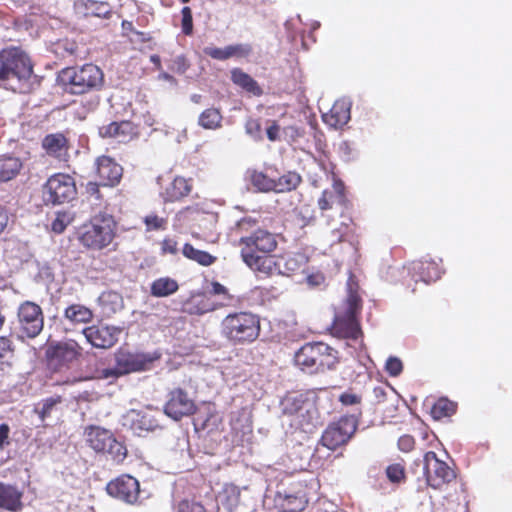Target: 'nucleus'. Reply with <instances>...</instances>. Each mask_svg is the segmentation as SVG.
I'll use <instances>...</instances> for the list:
<instances>
[{
    "label": "nucleus",
    "mask_w": 512,
    "mask_h": 512,
    "mask_svg": "<svg viewBox=\"0 0 512 512\" xmlns=\"http://www.w3.org/2000/svg\"><path fill=\"white\" fill-rule=\"evenodd\" d=\"M306 403H311L303 395H288L282 402V410L285 415L295 418L306 408Z\"/></svg>",
    "instance_id": "2f4dec72"
},
{
    "label": "nucleus",
    "mask_w": 512,
    "mask_h": 512,
    "mask_svg": "<svg viewBox=\"0 0 512 512\" xmlns=\"http://www.w3.org/2000/svg\"><path fill=\"white\" fill-rule=\"evenodd\" d=\"M385 369L390 376L396 377L402 372L403 365L399 358L391 356L386 361Z\"/></svg>",
    "instance_id": "de8ad7c7"
},
{
    "label": "nucleus",
    "mask_w": 512,
    "mask_h": 512,
    "mask_svg": "<svg viewBox=\"0 0 512 512\" xmlns=\"http://www.w3.org/2000/svg\"><path fill=\"white\" fill-rule=\"evenodd\" d=\"M96 170L99 177V183H89V190L97 192L98 185L114 186L119 183L123 169L112 158L101 156L96 160Z\"/></svg>",
    "instance_id": "2eb2a0df"
},
{
    "label": "nucleus",
    "mask_w": 512,
    "mask_h": 512,
    "mask_svg": "<svg viewBox=\"0 0 512 512\" xmlns=\"http://www.w3.org/2000/svg\"><path fill=\"white\" fill-rule=\"evenodd\" d=\"M60 397H50L45 399L42 403L35 407V413L38 414L40 420L44 422L56 410L57 405L60 404Z\"/></svg>",
    "instance_id": "58836bf2"
},
{
    "label": "nucleus",
    "mask_w": 512,
    "mask_h": 512,
    "mask_svg": "<svg viewBox=\"0 0 512 512\" xmlns=\"http://www.w3.org/2000/svg\"><path fill=\"white\" fill-rule=\"evenodd\" d=\"M136 416L138 417L136 419L138 423V429L144 431H153L156 427H158V423L150 415H140V413H137Z\"/></svg>",
    "instance_id": "a18cd8bd"
},
{
    "label": "nucleus",
    "mask_w": 512,
    "mask_h": 512,
    "mask_svg": "<svg viewBox=\"0 0 512 512\" xmlns=\"http://www.w3.org/2000/svg\"><path fill=\"white\" fill-rule=\"evenodd\" d=\"M325 282V277L322 273H312L307 276V283L311 287H320Z\"/></svg>",
    "instance_id": "4d7b16f0"
},
{
    "label": "nucleus",
    "mask_w": 512,
    "mask_h": 512,
    "mask_svg": "<svg viewBox=\"0 0 512 512\" xmlns=\"http://www.w3.org/2000/svg\"><path fill=\"white\" fill-rule=\"evenodd\" d=\"M164 411L167 416L174 420H179L184 416L193 414L195 411V404L184 390L177 388L171 391Z\"/></svg>",
    "instance_id": "a211bd4d"
},
{
    "label": "nucleus",
    "mask_w": 512,
    "mask_h": 512,
    "mask_svg": "<svg viewBox=\"0 0 512 512\" xmlns=\"http://www.w3.org/2000/svg\"><path fill=\"white\" fill-rule=\"evenodd\" d=\"M357 429V420L353 416H345L331 423L323 432L321 442L330 450L345 444Z\"/></svg>",
    "instance_id": "1a4fd4ad"
},
{
    "label": "nucleus",
    "mask_w": 512,
    "mask_h": 512,
    "mask_svg": "<svg viewBox=\"0 0 512 512\" xmlns=\"http://www.w3.org/2000/svg\"><path fill=\"white\" fill-rule=\"evenodd\" d=\"M101 223L117 224V220L114 219V216L112 215V213L110 211V208L105 207L103 210L99 209L92 216L91 224H101Z\"/></svg>",
    "instance_id": "c03bdc74"
},
{
    "label": "nucleus",
    "mask_w": 512,
    "mask_h": 512,
    "mask_svg": "<svg viewBox=\"0 0 512 512\" xmlns=\"http://www.w3.org/2000/svg\"><path fill=\"white\" fill-rule=\"evenodd\" d=\"M245 130L248 135L252 138L259 140L261 139V126L257 120L249 119L246 122Z\"/></svg>",
    "instance_id": "8fccbe9b"
},
{
    "label": "nucleus",
    "mask_w": 512,
    "mask_h": 512,
    "mask_svg": "<svg viewBox=\"0 0 512 512\" xmlns=\"http://www.w3.org/2000/svg\"><path fill=\"white\" fill-rule=\"evenodd\" d=\"M241 257L245 264L254 271L261 272L266 275L274 273H283L282 260L274 256H261L254 252V249L243 247L241 249Z\"/></svg>",
    "instance_id": "dca6fc26"
},
{
    "label": "nucleus",
    "mask_w": 512,
    "mask_h": 512,
    "mask_svg": "<svg viewBox=\"0 0 512 512\" xmlns=\"http://www.w3.org/2000/svg\"><path fill=\"white\" fill-rule=\"evenodd\" d=\"M162 252L163 253H170V254H176L177 252V242L173 239L167 238L164 239L162 242Z\"/></svg>",
    "instance_id": "bf43d9fd"
},
{
    "label": "nucleus",
    "mask_w": 512,
    "mask_h": 512,
    "mask_svg": "<svg viewBox=\"0 0 512 512\" xmlns=\"http://www.w3.org/2000/svg\"><path fill=\"white\" fill-rule=\"evenodd\" d=\"M234 57H246L252 52L250 44L240 43L233 45Z\"/></svg>",
    "instance_id": "5fc2aeb1"
},
{
    "label": "nucleus",
    "mask_w": 512,
    "mask_h": 512,
    "mask_svg": "<svg viewBox=\"0 0 512 512\" xmlns=\"http://www.w3.org/2000/svg\"><path fill=\"white\" fill-rule=\"evenodd\" d=\"M64 317L72 324L88 323L93 318V312L84 305L72 304L65 309Z\"/></svg>",
    "instance_id": "c85d7f7f"
},
{
    "label": "nucleus",
    "mask_w": 512,
    "mask_h": 512,
    "mask_svg": "<svg viewBox=\"0 0 512 512\" xmlns=\"http://www.w3.org/2000/svg\"><path fill=\"white\" fill-rule=\"evenodd\" d=\"M123 374L119 372L117 364L114 368H106L101 371V377L105 379L109 378H118L119 376H122Z\"/></svg>",
    "instance_id": "0e129e2a"
},
{
    "label": "nucleus",
    "mask_w": 512,
    "mask_h": 512,
    "mask_svg": "<svg viewBox=\"0 0 512 512\" xmlns=\"http://www.w3.org/2000/svg\"><path fill=\"white\" fill-rule=\"evenodd\" d=\"M178 288L176 280L170 277H161L152 282L150 292L154 297H168L174 294Z\"/></svg>",
    "instance_id": "c756f323"
},
{
    "label": "nucleus",
    "mask_w": 512,
    "mask_h": 512,
    "mask_svg": "<svg viewBox=\"0 0 512 512\" xmlns=\"http://www.w3.org/2000/svg\"><path fill=\"white\" fill-rule=\"evenodd\" d=\"M159 357L158 353H132L121 349L115 354V362L119 372L125 375L149 369Z\"/></svg>",
    "instance_id": "9b49d317"
},
{
    "label": "nucleus",
    "mask_w": 512,
    "mask_h": 512,
    "mask_svg": "<svg viewBox=\"0 0 512 512\" xmlns=\"http://www.w3.org/2000/svg\"><path fill=\"white\" fill-rule=\"evenodd\" d=\"M23 492L16 486L0 482V508L10 512L23 509Z\"/></svg>",
    "instance_id": "4be33fe9"
},
{
    "label": "nucleus",
    "mask_w": 512,
    "mask_h": 512,
    "mask_svg": "<svg viewBox=\"0 0 512 512\" xmlns=\"http://www.w3.org/2000/svg\"><path fill=\"white\" fill-rule=\"evenodd\" d=\"M175 220L180 222H214L217 221L216 215L205 213L198 207H187L176 214Z\"/></svg>",
    "instance_id": "cd10ccee"
},
{
    "label": "nucleus",
    "mask_w": 512,
    "mask_h": 512,
    "mask_svg": "<svg viewBox=\"0 0 512 512\" xmlns=\"http://www.w3.org/2000/svg\"><path fill=\"white\" fill-rule=\"evenodd\" d=\"M169 219L168 218H163L161 216H159L158 214H150V215H147L144 219V223L147 224V225H150V224H164L166 222H168Z\"/></svg>",
    "instance_id": "680f3d73"
},
{
    "label": "nucleus",
    "mask_w": 512,
    "mask_h": 512,
    "mask_svg": "<svg viewBox=\"0 0 512 512\" xmlns=\"http://www.w3.org/2000/svg\"><path fill=\"white\" fill-rule=\"evenodd\" d=\"M361 309V299L358 294L353 291L352 284L348 283V296L342 310L335 313L334 330L342 337L357 340L362 332L357 314Z\"/></svg>",
    "instance_id": "39448f33"
},
{
    "label": "nucleus",
    "mask_w": 512,
    "mask_h": 512,
    "mask_svg": "<svg viewBox=\"0 0 512 512\" xmlns=\"http://www.w3.org/2000/svg\"><path fill=\"white\" fill-rule=\"evenodd\" d=\"M398 447L401 451L409 452L414 447V438L410 435H403L398 440Z\"/></svg>",
    "instance_id": "864d4df0"
},
{
    "label": "nucleus",
    "mask_w": 512,
    "mask_h": 512,
    "mask_svg": "<svg viewBox=\"0 0 512 512\" xmlns=\"http://www.w3.org/2000/svg\"><path fill=\"white\" fill-rule=\"evenodd\" d=\"M455 409L456 406L453 402L446 398H441L433 405L431 415L434 419L439 420L452 415Z\"/></svg>",
    "instance_id": "4c0bfd02"
},
{
    "label": "nucleus",
    "mask_w": 512,
    "mask_h": 512,
    "mask_svg": "<svg viewBox=\"0 0 512 512\" xmlns=\"http://www.w3.org/2000/svg\"><path fill=\"white\" fill-rule=\"evenodd\" d=\"M9 221L14 223L15 219L13 218L12 215L10 216L8 214V212L5 208L0 206V224H8Z\"/></svg>",
    "instance_id": "338daca9"
},
{
    "label": "nucleus",
    "mask_w": 512,
    "mask_h": 512,
    "mask_svg": "<svg viewBox=\"0 0 512 512\" xmlns=\"http://www.w3.org/2000/svg\"><path fill=\"white\" fill-rule=\"evenodd\" d=\"M218 501L229 511L232 512L240 502V489L233 485H225L218 496Z\"/></svg>",
    "instance_id": "473e14b6"
},
{
    "label": "nucleus",
    "mask_w": 512,
    "mask_h": 512,
    "mask_svg": "<svg viewBox=\"0 0 512 512\" xmlns=\"http://www.w3.org/2000/svg\"><path fill=\"white\" fill-rule=\"evenodd\" d=\"M191 191V185L183 177H176L166 189V194L170 200H178Z\"/></svg>",
    "instance_id": "c9c22d12"
},
{
    "label": "nucleus",
    "mask_w": 512,
    "mask_h": 512,
    "mask_svg": "<svg viewBox=\"0 0 512 512\" xmlns=\"http://www.w3.org/2000/svg\"><path fill=\"white\" fill-rule=\"evenodd\" d=\"M121 332V328L109 325H92L82 330L86 341L99 349H108L115 345Z\"/></svg>",
    "instance_id": "f8f14e48"
},
{
    "label": "nucleus",
    "mask_w": 512,
    "mask_h": 512,
    "mask_svg": "<svg viewBox=\"0 0 512 512\" xmlns=\"http://www.w3.org/2000/svg\"><path fill=\"white\" fill-rule=\"evenodd\" d=\"M221 331L233 343H250L259 336L260 322L251 313H233L222 320Z\"/></svg>",
    "instance_id": "20e7f679"
},
{
    "label": "nucleus",
    "mask_w": 512,
    "mask_h": 512,
    "mask_svg": "<svg viewBox=\"0 0 512 512\" xmlns=\"http://www.w3.org/2000/svg\"><path fill=\"white\" fill-rule=\"evenodd\" d=\"M18 336L21 339L35 338L44 327V316L39 305L25 301L18 308Z\"/></svg>",
    "instance_id": "0eeeda50"
},
{
    "label": "nucleus",
    "mask_w": 512,
    "mask_h": 512,
    "mask_svg": "<svg viewBox=\"0 0 512 512\" xmlns=\"http://www.w3.org/2000/svg\"><path fill=\"white\" fill-rule=\"evenodd\" d=\"M99 134L101 137H113L120 142H125L134 134V129L129 121L112 122L100 127Z\"/></svg>",
    "instance_id": "393cba45"
},
{
    "label": "nucleus",
    "mask_w": 512,
    "mask_h": 512,
    "mask_svg": "<svg viewBox=\"0 0 512 512\" xmlns=\"http://www.w3.org/2000/svg\"><path fill=\"white\" fill-rule=\"evenodd\" d=\"M280 127L275 122L269 126L266 130L267 137L270 141H276L278 139Z\"/></svg>",
    "instance_id": "69168bd1"
},
{
    "label": "nucleus",
    "mask_w": 512,
    "mask_h": 512,
    "mask_svg": "<svg viewBox=\"0 0 512 512\" xmlns=\"http://www.w3.org/2000/svg\"><path fill=\"white\" fill-rule=\"evenodd\" d=\"M231 80L235 85L254 96H261L263 93L258 83L240 68L231 70Z\"/></svg>",
    "instance_id": "a878e982"
},
{
    "label": "nucleus",
    "mask_w": 512,
    "mask_h": 512,
    "mask_svg": "<svg viewBox=\"0 0 512 512\" xmlns=\"http://www.w3.org/2000/svg\"><path fill=\"white\" fill-rule=\"evenodd\" d=\"M33 69L28 55L18 47H10L0 52V86L15 91L18 85L26 82Z\"/></svg>",
    "instance_id": "f257e3e1"
},
{
    "label": "nucleus",
    "mask_w": 512,
    "mask_h": 512,
    "mask_svg": "<svg viewBox=\"0 0 512 512\" xmlns=\"http://www.w3.org/2000/svg\"><path fill=\"white\" fill-rule=\"evenodd\" d=\"M81 243L92 249H101L113 239L114 232L111 226H80L78 230Z\"/></svg>",
    "instance_id": "f3484780"
},
{
    "label": "nucleus",
    "mask_w": 512,
    "mask_h": 512,
    "mask_svg": "<svg viewBox=\"0 0 512 512\" xmlns=\"http://www.w3.org/2000/svg\"><path fill=\"white\" fill-rule=\"evenodd\" d=\"M81 351L80 345L75 340L70 339L51 346L48 350V355L51 362L65 365L77 360L81 355Z\"/></svg>",
    "instance_id": "6ab92c4d"
},
{
    "label": "nucleus",
    "mask_w": 512,
    "mask_h": 512,
    "mask_svg": "<svg viewBox=\"0 0 512 512\" xmlns=\"http://www.w3.org/2000/svg\"><path fill=\"white\" fill-rule=\"evenodd\" d=\"M204 53L213 59L224 61V50L223 48L217 47H205Z\"/></svg>",
    "instance_id": "13d9d810"
},
{
    "label": "nucleus",
    "mask_w": 512,
    "mask_h": 512,
    "mask_svg": "<svg viewBox=\"0 0 512 512\" xmlns=\"http://www.w3.org/2000/svg\"><path fill=\"white\" fill-rule=\"evenodd\" d=\"M179 507L182 512H204L203 506L198 503L189 504V502L184 501Z\"/></svg>",
    "instance_id": "052dcab7"
},
{
    "label": "nucleus",
    "mask_w": 512,
    "mask_h": 512,
    "mask_svg": "<svg viewBox=\"0 0 512 512\" xmlns=\"http://www.w3.org/2000/svg\"><path fill=\"white\" fill-rule=\"evenodd\" d=\"M13 354L14 350L11 340L0 336V366L9 365Z\"/></svg>",
    "instance_id": "37998d69"
},
{
    "label": "nucleus",
    "mask_w": 512,
    "mask_h": 512,
    "mask_svg": "<svg viewBox=\"0 0 512 512\" xmlns=\"http://www.w3.org/2000/svg\"><path fill=\"white\" fill-rule=\"evenodd\" d=\"M103 80V72L93 64L68 67L63 69L59 75V81L64 86L65 91L79 95L94 89H100Z\"/></svg>",
    "instance_id": "f03ea898"
},
{
    "label": "nucleus",
    "mask_w": 512,
    "mask_h": 512,
    "mask_svg": "<svg viewBox=\"0 0 512 512\" xmlns=\"http://www.w3.org/2000/svg\"><path fill=\"white\" fill-rule=\"evenodd\" d=\"M222 116L216 109H207L201 113L199 124L205 129H215L220 126Z\"/></svg>",
    "instance_id": "ea45409f"
},
{
    "label": "nucleus",
    "mask_w": 512,
    "mask_h": 512,
    "mask_svg": "<svg viewBox=\"0 0 512 512\" xmlns=\"http://www.w3.org/2000/svg\"><path fill=\"white\" fill-rule=\"evenodd\" d=\"M441 261V259H439V262L435 260L414 261L409 264L408 271L416 282L420 280L424 283H430L440 278L442 269L439 263Z\"/></svg>",
    "instance_id": "aec40b11"
},
{
    "label": "nucleus",
    "mask_w": 512,
    "mask_h": 512,
    "mask_svg": "<svg viewBox=\"0 0 512 512\" xmlns=\"http://www.w3.org/2000/svg\"><path fill=\"white\" fill-rule=\"evenodd\" d=\"M182 253L186 258L191 259L203 266H209L215 260V258L209 253L195 249L192 245L187 243L184 245Z\"/></svg>",
    "instance_id": "e433bc0d"
},
{
    "label": "nucleus",
    "mask_w": 512,
    "mask_h": 512,
    "mask_svg": "<svg viewBox=\"0 0 512 512\" xmlns=\"http://www.w3.org/2000/svg\"><path fill=\"white\" fill-rule=\"evenodd\" d=\"M333 193L331 191H323L321 197L318 200V205L321 210H327L331 208V200Z\"/></svg>",
    "instance_id": "6e6d98bb"
},
{
    "label": "nucleus",
    "mask_w": 512,
    "mask_h": 512,
    "mask_svg": "<svg viewBox=\"0 0 512 512\" xmlns=\"http://www.w3.org/2000/svg\"><path fill=\"white\" fill-rule=\"evenodd\" d=\"M22 162L17 157L0 156V182L13 179L21 170Z\"/></svg>",
    "instance_id": "bb28decb"
},
{
    "label": "nucleus",
    "mask_w": 512,
    "mask_h": 512,
    "mask_svg": "<svg viewBox=\"0 0 512 512\" xmlns=\"http://www.w3.org/2000/svg\"><path fill=\"white\" fill-rule=\"evenodd\" d=\"M386 475L391 482L398 483L404 477V468L400 464H393L387 467Z\"/></svg>",
    "instance_id": "09e8293b"
},
{
    "label": "nucleus",
    "mask_w": 512,
    "mask_h": 512,
    "mask_svg": "<svg viewBox=\"0 0 512 512\" xmlns=\"http://www.w3.org/2000/svg\"><path fill=\"white\" fill-rule=\"evenodd\" d=\"M182 32L185 35H191L193 32L192 11L189 7H183L182 11Z\"/></svg>",
    "instance_id": "49530a36"
},
{
    "label": "nucleus",
    "mask_w": 512,
    "mask_h": 512,
    "mask_svg": "<svg viewBox=\"0 0 512 512\" xmlns=\"http://www.w3.org/2000/svg\"><path fill=\"white\" fill-rule=\"evenodd\" d=\"M339 401L345 405V406H349V405H356V404H359L360 401H361V398L360 396H358L357 394L355 393H351V392H345L343 394L340 395L339 397Z\"/></svg>",
    "instance_id": "3c124183"
},
{
    "label": "nucleus",
    "mask_w": 512,
    "mask_h": 512,
    "mask_svg": "<svg viewBox=\"0 0 512 512\" xmlns=\"http://www.w3.org/2000/svg\"><path fill=\"white\" fill-rule=\"evenodd\" d=\"M9 426L7 424L0 425V448L3 449L8 442Z\"/></svg>",
    "instance_id": "e2e57ef3"
},
{
    "label": "nucleus",
    "mask_w": 512,
    "mask_h": 512,
    "mask_svg": "<svg viewBox=\"0 0 512 512\" xmlns=\"http://www.w3.org/2000/svg\"><path fill=\"white\" fill-rule=\"evenodd\" d=\"M85 436L88 445L95 452L109 455L110 459L116 464L125 460L127 449L114 437L111 431L98 426H90L86 428Z\"/></svg>",
    "instance_id": "423d86ee"
},
{
    "label": "nucleus",
    "mask_w": 512,
    "mask_h": 512,
    "mask_svg": "<svg viewBox=\"0 0 512 512\" xmlns=\"http://www.w3.org/2000/svg\"><path fill=\"white\" fill-rule=\"evenodd\" d=\"M350 108L351 103L348 100H337L330 111L322 115V119L332 128H341L350 120Z\"/></svg>",
    "instance_id": "412c9836"
},
{
    "label": "nucleus",
    "mask_w": 512,
    "mask_h": 512,
    "mask_svg": "<svg viewBox=\"0 0 512 512\" xmlns=\"http://www.w3.org/2000/svg\"><path fill=\"white\" fill-rule=\"evenodd\" d=\"M318 413L313 403H306V408L291 420V425L305 433H311L318 424Z\"/></svg>",
    "instance_id": "b1692460"
},
{
    "label": "nucleus",
    "mask_w": 512,
    "mask_h": 512,
    "mask_svg": "<svg viewBox=\"0 0 512 512\" xmlns=\"http://www.w3.org/2000/svg\"><path fill=\"white\" fill-rule=\"evenodd\" d=\"M275 503L282 512L303 511L308 503L305 486L298 484L283 491H278L275 496Z\"/></svg>",
    "instance_id": "ddd939ff"
},
{
    "label": "nucleus",
    "mask_w": 512,
    "mask_h": 512,
    "mask_svg": "<svg viewBox=\"0 0 512 512\" xmlns=\"http://www.w3.org/2000/svg\"><path fill=\"white\" fill-rule=\"evenodd\" d=\"M211 292L215 295H227V289L225 286L218 282L212 283V290Z\"/></svg>",
    "instance_id": "774afa93"
},
{
    "label": "nucleus",
    "mask_w": 512,
    "mask_h": 512,
    "mask_svg": "<svg viewBox=\"0 0 512 512\" xmlns=\"http://www.w3.org/2000/svg\"><path fill=\"white\" fill-rule=\"evenodd\" d=\"M294 361L303 371L316 373L334 367L337 351L322 342L307 343L295 353Z\"/></svg>",
    "instance_id": "7ed1b4c3"
},
{
    "label": "nucleus",
    "mask_w": 512,
    "mask_h": 512,
    "mask_svg": "<svg viewBox=\"0 0 512 512\" xmlns=\"http://www.w3.org/2000/svg\"><path fill=\"white\" fill-rule=\"evenodd\" d=\"M283 263V273L294 272L306 263V258L302 254L290 255L287 258L281 257Z\"/></svg>",
    "instance_id": "79ce46f5"
},
{
    "label": "nucleus",
    "mask_w": 512,
    "mask_h": 512,
    "mask_svg": "<svg viewBox=\"0 0 512 512\" xmlns=\"http://www.w3.org/2000/svg\"><path fill=\"white\" fill-rule=\"evenodd\" d=\"M107 493L128 504H134L139 496L140 486L136 478L122 475L107 484Z\"/></svg>",
    "instance_id": "4468645a"
},
{
    "label": "nucleus",
    "mask_w": 512,
    "mask_h": 512,
    "mask_svg": "<svg viewBox=\"0 0 512 512\" xmlns=\"http://www.w3.org/2000/svg\"><path fill=\"white\" fill-rule=\"evenodd\" d=\"M76 195L73 179L66 174H55L46 182L43 189V199L53 205L72 200Z\"/></svg>",
    "instance_id": "6e6552de"
},
{
    "label": "nucleus",
    "mask_w": 512,
    "mask_h": 512,
    "mask_svg": "<svg viewBox=\"0 0 512 512\" xmlns=\"http://www.w3.org/2000/svg\"><path fill=\"white\" fill-rule=\"evenodd\" d=\"M301 182V176L296 172H287L280 176L273 184V189L278 193L288 192L297 188Z\"/></svg>",
    "instance_id": "72a5a7b5"
},
{
    "label": "nucleus",
    "mask_w": 512,
    "mask_h": 512,
    "mask_svg": "<svg viewBox=\"0 0 512 512\" xmlns=\"http://www.w3.org/2000/svg\"><path fill=\"white\" fill-rule=\"evenodd\" d=\"M98 304L104 316H110L122 308V297L116 292H103L98 297Z\"/></svg>",
    "instance_id": "7c9ffc66"
},
{
    "label": "nucleus",
    "mask_w": 512,
    "mask_h": 512,
    "mask_svg": "<svg viewBox=\"0 0 512 512\" xmlns=\"http://www.w3.org/2000/svg\"><path fill=\"white\" fill-rule=\"evenodd\" d=\"M189 68V63L187 62V59L183 55H179L175 57L173 60V69L180 74H183L187 71Z\"/></svg>",
    "instance_id": "603ef678"
},
{
    "label": "nucleus",
    "mask_w": 512,
    "mask_h": 512,
    "mask_svg": "<svg viewBox=\"0 0 512 512\" xmlns=\"http://www.w3.org/2000/svg\"><path fill=\"white\" fill-rule=\"evenodd\" d=\"M66 138L62 134L47 135L43 140V147L47 153L60 157L65 151Z\"/></svg>",
    "instance_id": "f704fd0d"
},
{
    "label": "nucleus",
    "mask_w": 512,
    "mask_h": 512,
    "mask_svg": "<svg viewBox=\"0 0 512 512\" xmlns=\"http://www.w3.org/2000/svg\"><path fill=\"white\" fill-rule=\"evenodd\" d=\"M81 5L84 6L86 15L105 17L109 13V6L105 2L87 0L86 2H81Z\"/></svg>",
    "instance_id": "a19ab883"
},
{
    "label": "nucleus",
    "mask_w": 512,
    "mask_h": 512,
    "mask_svg": "<svg viewBox=\"0 0 512 512\" xmlns=\"http://www.w3.org/2000/svg\"><path fill=\"white\" fill-rule=\"evenodd\" d=\"M423 472L426 483L434 488H440L443 484L451 482L455 477L454 471L443 461L439 460L436 453L429 451L424 455Z\"/></svg>",
    "instance_id": "9d476101"
},
{
    "label": "nucleus",
    "mask_w": 512,
    "mask_h": 512,
    "mask_svg": "<svg viewBox=\"0 0 512 512\" xmlns=\"http://www.w3.org/2000/svg\"><path fill=\"white\" fill-rule=\"evenodd\" d=\"M241 243L244 244V247L255 248L264 253L272 252L277 245L275 235L261 228L255 231L252 236L241 238Z\"/></svg>",
    "instance_id": "5701e85b"
}]
</instances>
